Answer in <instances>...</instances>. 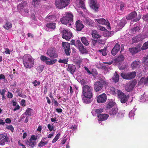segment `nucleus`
Masks as SVG:
<instances>
[{
	"instance_id": "2f4dec72",
	"label": "nucleus",
	"mask_w": 148,
	"mask_h": 148,
	"mask_svg": "<svg viewBox=\"0 0 148 148\" xmlns=\"http://www.w3.org/2000/svg\"><path fill=\"white\" fill-rule=\"evenodd\" d=\"M56 24L55 23H48L46 25V27L51 29H54L56 28Z\"/></svg>"
},
{
	"instance_id": "f8f14e48",
	"label": "nucleus",
	"mask_w": 148,
	"mask_h": 148,
	"mask_svg": "<svg viewBox=\"0 0 148 148\" xmlns=\"http://www.w3.org/2000/svg\"><path fill=\"white\" fill-rule=\"evenodd\" d=\"M118 94L119 99L121 103H125L128 100L129 96H126L123 92L119 91L118 92Z\"/></svg>"
},
{
	"instance_id": "603ef678",
	"label": "nucleus",
	"mask_w": 148,
	"mask_h": 148,
	"mask_svg": "<svg viewBox=\"0 0 148 148\" xmlns=\"http://www.w3.org/2000/svg\"><path fill=\"white\" fill-rule=\"evenodd\" d=\"M127 67L126 65L122 64L121 65H120L119 66V69L120 70L125 69V68Z\"/></svg>"
},
{
	"instance_id": "7c9ffc66",
	"label": "nucleus",
	"mask_w": 148,
	"mask_h": 148,
	"mask_svg": "<svg viewBox=\"0 0 148 148\" xmlns=\"http://www.w3.org/2000/svg\"><path fill=\"white\" fill-rule=\"evenodd\" d=\"M81 40L82 43L86 46H88L89 45V41L87 40V38L85 37H82L81 38Z\"/></svg>"
},
{
	"instance_id": "20e7f679",
	"label": "nucleus",
	"mask_w": 148,
	"mask_h": 148,
	"mask_svg": "<svg viewBox=\"0 0 148 148\" xmlns=\"http://www.w3.org/2000/svg\"><path fill=\"white\" fill-rule=\"evenodd\" d=\"M70 0H56V5L59 9H62L67 6L70 3Z\"/></svg>"
},
{
	"instance_id": "13d9d810",
	"label": "nucleus",
	"mask_w": 148,
	"mask_h": 148,
	"mask_svg": "<svg viewBox=\"0 0 148 148\" xmlns=\"http://www.w3.org/2000/svg\"><path fill=\"white\" fill-rule=\"evenodd\" d=\"M25 103V100L24 99H22L21 101V104L23 106H26Z\"/></svg>"
},
{
	"instance_id": "49530a36",
	"label": "nucleus",
	"mask_w": 148,
	"mask_h": 148,
	"mask_svg": "<svg viewBox=\"0 0 148 148\" xmlns=\"http://www.w3.org/2000/svg\"><path fill=\"white\" fill-rule=\"evenodd\" d=\"M32 83L35 87H36L40 85V81H37L36 80H34Z\"/></svg>"
},
{
	"instance_id": "9b49d317",
	"label": "nucleus",
	"mask_w": 148,
	"mask_h": 148,
	"mask_svg": "<svg viewBox=\"0 0 148 148\" xmlns=\"http://www.w3.org/2000/svg\"><path fill=\"white\" fill-rule=\"evenodd\" d=\"M62 45L66 55L67 56H70L71 53L70 43L67 42H62Z\"/></svg>"
},
{
	"instance_id": "2eb2a0df",
	"label": "nucleus",
	"mask_w": 148,
	"mask_h": 148,
	"mask_svg": "<svg viewBox=\"0 0 148 148\" xmlns=\"http://www.w3.org/2000/svg\"><path fill=\"white\" fill-rule=\"evenodd\" d=\"M141 47L140 45H138L135 47L130 48L129 51L132 55H134L141 50Z\"/></svg>"
},
{
	"instance_id": "c756f323",
	"label": "nucleus",
	"mask_w": 148,
	"mask_h": 148,
	"mask_svg": "<svg viewBox=\"0 0 148 148\" xmlns=\"http://www.w3.org/2000/svg\"><path fill=\"white\" fill-rule=\"evenodd\" d=\"M119 75L117 73V72L116 71L114 74V77L112 78L113 81L115 83L118 82L119 80Z\"/></svg>"
},
{
	"instance_id": "f3484780",
	"label": "nucleus",
	"mask_w": 148,
	"mask_h": 148,
	"mask_svg": "<svg viewBox=\"0 0 148 148\" xmlns=\"http://www.w3.org/2000/svg\"><path fill=\"white\" fill-rule=\"evenodd\" d=\"M90 6L91 8L96 11H98L99 5L95 2V0H90Z\"/></svg>"
},
{
	"instance_id": "aec40b11",
	"label": "nucleus",
	"mask_w": 148,
	"mask_h": 148,
	"mask_svg": "<svg viewBox=\"0 0 148 148\" xmlns=\"http://www.w3.org/2000/svg\"><path fill=\"white\" fill-rule=\"evenodd\" d=\"M76 30L78 31H80L84 28V26L82 23V21L80 20L77 21L76 23Z\"/></svg>"
},
{
	"instance_id": "864d4df0",
	"label": "nucleus",
	"mask_w": 148,
	"mask_h": 148,
	"mask_svg": "<svg viewBox=\"0 0 148 148\" xmlns=\"http://www.w3.org/2000/svg\"><path fill=\"white\" fill-rule=\"evenodd\" d=\"M48 128L49 130V131H51L52 130H53L54 128V126H51L50 124H49L47 125Z\"/></svg>"
},
{
	"instance_id": "5fc2aeb1",
	"label": "nucleus",
	"mask_w": 148,
	"mask_h": 148,
	"mask_svg": "<svg viewBox=\"0 0 148 148\" xmlns=\"http://www.w3.org/2000/svg\"><path fill=\"white\" fill-rule=\"evenodd\" d=\"M98 29L99 30L102 31H105L107 30V29L104 27L101 26H98Z\"/></svg>"
},
{
	"instance_id": "de8ad7c7",
	"label": "nucleus",
	"mask_w": 148,
	"mask_h": 148,
	"mask_svg": "<svg viewBox=\"0 0 148 148\" xmlns=\"http://www.w3.org/2000/svg\"><path fill=\"white\" fill-rule=\"evenodd\" d=\"M58 62L60 63H63L67 64L68 62L67 59H63V60L60 59L59 60Z\"/></svg>"
},
{
	"instance_id": "3c124183",
	"label": "nucleus",
	"mask_w": 148,
	"mask_h": 148,
	"mask_svg": "<svg viewBox=\"0 0 148 148\" xmlns=\"http://www.w3.org/2000/svg\"><path fill=\"white\" fill-rule=\"evenodd\" d=\"M44 67V66L42 65H40L38 67V72L39 73L41 72L43 70Z\"/></svg>"
},
{
	"instance_id": "c9c22d12",
	"label": "nucleus",
	"mask_w": 148,
	"mask_h": 148,
	"mask_svg": "<svg viewBox=\"0 0 148 148\" xmlns=\"http://www.w3.org/2000/svg\"><path fill=\"white\" fill-rule=\"evenodd\" d=\"M95 21H96L99 24L103 25L105 24L106 20L104 18H101L99 19H95Z\"/></svg>"
},
{
	"instance_id": "72a5a7b5",
	"label": "nucleus",
	"mask_w": 148,
	"mask_h": 148,
	"mask_svg": "<svg viewBox=\"0 0 148 148\" xmlns=\"http://www.w3.org/2000/svg\"><path fill=\"white\" fill-rule=\"evenodd\" d=\"M12 27V24L9 22H7L3 27L6 29H9Z\"/></svg>"
},
{
	"instance_id": "4d7b16f0",
	"label": "nucleus",
	"mask_w": 148,
	"mask_h": 148,
	"mask_svg": "<svg viewBox=\"0 0 148 148\" xmlns=\"http://www.w3.org/2000/svg\"><path fill=\"white\" fill-rule=\"evenodd\" d=\"M143 18L144 21H148V14L144 15Z\"/></svg>"
},
{
	"instance_id": "f257e3e1",
	"label": "nucleus",
	"mask_w": 148,
	"mask_h": 148,
	"mask_svg": "<svg viewBox=\"0 0 148 148\" xmlns=\"http://www.w3.org/2000/svg\"><path fill=\"white\" fill-rule=\"evenodd\" d=\"M23 63L25 68H30L34 64V60L31 55L26 54L23 57Z\"/></svg>"
},
{
	"instance_id": "79ce46f5",
	"label": "nucleus",
	"mask_w": 148,
	"mask_h": 148,
	"mask_svg": "<svg viewBox=\"0 0 148 148\" xmlns=\"http://www.w3.org/2000/svg\"><path fill=\"white\" fill-rule=\"evenodd\" d=\"M99 51L101 53L103 56H105L107 54L106 48H104L103 49L100 50Z\"/></svg>"
},
{
	"instance_id": "b1692460",
	"label": "nucleus",
	"mask_w": 148,
	"mask_h": 148,
	"mask_svg": "<svg viewBox=\"0 0 148 148\" xmlns=\"http://www.w3.org/2000/svg\"><path fill=\"white\" fill-rule=\"evenodd\" d=\"M26 144L28 146L34 147L36 145V143L35 141H32L30 140L25 141Z\"/></svg>"
},
{
	"instance_id": "6e6d98bb",
	"label": "nucleus",
	"mask_w": 148,
	"mask_h": 148,
	"mask_svg": "<svg viewBox=\"0 0 148 148\" xmlns=\"http://www.w3.org/2000/svg\"><path fill=\"white\" fill-rule=\"evenodd\" d=\"M37 139V136L35 135L32 136L29 140L32 141V140H36Z\"/></svg>"
},
{
	"instance_id": "ddd939ff",
	"label": "nucleus",
	"mask_w": 148,
	"mask_h": 148,
	"mask_svg": "<svg viewBox=\"0 0 148 148\" xmlns=\"http://www.w3.org/2000/svg\"><path fill=\"white\" fill-rule=\"evenodd\" d=\"M107 97L105 93H103L98 95L97 97V101L99 103H103L106 102L107 100Z\"/></svg>"
},
{
	"instance_id": "4c0bfd02",
	"label": "nucleus",
	"mask_w": 148,
	"mask_h": 148,
	"mask_svg": "<svg viewBox=\"0 0 148 148\" xmlns=\"http://www.w3.org/2000/svg\"><path fill=\"white\" fill-rule=\"evenodd\" d=\"M50 60V61H46V64L48 65H51L55 63L57 61L56 59H54L53 60Z\"/></svg>"
},
{
	"instance_id": "6e6552de",
	"label": "nucleus",
	"mask_w": 148,
	"mask_h": 148,
	"mask_svg": "<svg viewBox=\"0 0 148 148\" xmlns=\"http://www.w3.org/2000/svg\"><path fill=\"white\" fill-rule=\"evenodd\" d=\"M136 72L135 71L128 72L127 73H122L121 76L124 79H131L134 78L136 75Z\"/></svg>"
},
{
	"instance_id": "ea45409f",
	"label": "nucleus",
	"mask_w": 148,
	"mask_h": 148,
	"mask_svg": "<svg viewBox=\"0 0 148 148\" xmlns=\"http://www.w3.org/2000/svg\"><path fill=\"white\" fill-rule=\"evenodd\" d=\"M40 60L43 62H45L47 61V60L49 59V58L46 57L45 56L42 55L40 57Z\"/></svg>"
},
{
	"instance_id": "f704fd0d",
	"label": "nucleus",
	"mask_w": 148,
	"mask_h": 148,
	"mask_svg": "<svg viewBox=\"0 0 148 148\" xmlns=\"http://www.w3.org/2000/svg\"><path fill=\"white\" fill-rule=\"evenodd\" d=\"M140 81L144 83L145 85H148V77L146 78L142 77L140 79Z\"/></svg>"
},
{
	"instance_id": "09e8293b",
	"label": "nucleus",
	"mask_w": 148,
	"mask_h": 148,
	"mask_svg": "<svg viewBox=\"0 0 148 148\" xmlns=\"http://www.w3.org/2000/svg\"><path fill=\"white\" fill-rule=\"evenodd\" d=\"M47 18L50 20H54L55 19L56 17L54 15H50L47 17Z\"/></svg>"
},
{
	"instance_id": "412c9836",
	"label": "nucleus",
	"mask_w": 148,
	"mask_h": 148,
	"mask_svg": "<svg viewBox=\"0 0 148 148\" xmlns=\"http://www.w3.org/2000/svg\"><path fill=\"white\" fill-rule=\"evenodd\" d=\"M75 69L76 67L75 65L71 64H68L67 68V71L70 72L71 74H73Z\"/></svg>"
},
{
	"instance_id": "a19ab883",
	"label": "nucleus",
	"mask_w": 148,
	"mask_h": 148,
	"mask_svg": "<svg viewBox=\"0 0 148 148\" xmlns=\"http://www.w3.org/2000/svg\"><path fill=\"white\" fill-rule=\"evenodd\" d=\"M48 143L47 141H45L44 142L42 141H41L38 144V146L40 147H42L43 146H45L47 145Z\"/></svg>"
},
{
	"instance_id": "37998d69",
	"label": "nucleus",
	"mask_w": 148,
	"mask_h": 148,
	"mask_svg": "<svg viewBox=\"0 0 148 148\" xmlns=\"http://www.w3.org/2000/svg\"><path fill=\"white\" fill-rule=\"evenodd\" d=\"M60 135V133L57 134L54 138L53 139L52 141V143H55L59 139Z\"/></svg>"
},
{
	"instance_id": "bb28decb",
	"label": "nucleus",
	"mask_w": 148,
	"mask_h": 148,
	"mask_svg": "<svg viewBox=\"0 0 148 148\" xmlns=\"http://www.w3.org/2000/svg\"><path fill=\"white\" fill-rule=\"evenodd\" d=\"M140 28L139 27H134L130 31V33L132 34H134L136 33H138L140 32Z\"/></svg>"
},
{
	"instance_id": "58836bf2",
	"label": "nucleus",
	"mask_w": 148,
	"mask_h": 148,
	"mask_svg": "<svg viewBox=\"0 0 148 148\" xmlns=\"http://www.w3.org/2000/svg\"><path fill=\"white\" fill-rule=\"evenodd\" d=\"M141 49L144 50L148 49V41L145 42L143 45L142 47H140Z\"/></svg>"
},
{
	"instance_id": "4be33fe9",
	"label": "nucleus",
	"mask_w": 148,
	"mask_h": 148,
	"mask_svg": "<svg viewBox=\"0 0 148 148\" xmlns=\"http://www.w3.org/2000/svg\"><path fill=\"white\" fill-rule=\"evenodd\" d=\"M5 137L2 140H0V145H4L5 144V143H7L10 142L9 137L7 136L6 134H5Z\"/></svg>"
},
{
	"instance_id": "a18cd8bd",
	"label": "nucleus",
	"mask_w": 148,
	"mask_h": 148,
	"mask_svg": "<svg viewBox=\"0 0 148 148\" xmlns=\"http://www.w3.org/2000/svg\"><path fill=\"white\" fill-rule=\"evenodd\" d=\"M103 108H99L95 110V112L97 114H101V113L103 112Z\"/></svg>"
},
{
	"instance_id": "c85d7f7f",
	"label": "nucleus",
	"mask_w": 148,
	"mask_h": 148,
	"mask_svg": "<svg viewBox=\"0 0 148 148\" xmlns=\"http://www.w3.org/2000/svg\"><path fill=\"white\" fill-rule=\"evenodd\" d=\"M92 35L93 38L98 39L101 36L100 35L96 30H93L92 32Z\"/></svg>"
},
{
	"instance_id": "a211bd4d",
	"label": "nucleus",
	"mask_w": 148,
	"mask_h": 148,
	"mask_svg": "<svg viewBox=\"0 0 148 148\" xmlns=\"http://www.w3.org/2000/svg\"><path fill=\"white\" fill-rule=\"evenodd\" d=\"M121 47L120 44L116 43L111 50V53L113 56H115L120 51Z\"/></svg>"
},
{
	"instance_id": "39448f33",
	"label": "nucleus",
	"mask_w": 148,
	"mask_h": 148,
	"mask_svg": "<svg viewBox=\"0 0 148 148\" xmlns=\"http://www.w3.org/2000/svg\"><path fill=\"white\" fill-rule=\"evenodd\" d=\"M60 30L62 34V38L67 40H69L73 36L72 33L69 32L67 29H65L63 28L60 27Z\"/></svg>"
},
{
	"instance_id": "423d86ee",
	"label": "nucleus",
	"mask_w": 148,
	"mask_h": 148,
	"mask_svg": "<svg viewBox=\"0 0 148 148\" xmlns=\"http://www.w3.org/2000/svg\"><path fill=\"white\" fill-rule=\"evenodd\" d=\"M82 94L84 96L86 97H92L93 96L91 89L90 87L87 85L83 86Z\"/></svg>"
},
{
	"instance_id": "6ab92c4d",
	"label": "nucleus",
	"mask_w": 148,
	"mask_h": 148,
	"mask_svg": "<svg viewBox=\"0 0 148 148\" xmlns=\"http://www.w3.org/2000/svg\"><path fill=\"white\" fill-rule=\"evenodd\" d=\"M97 117L99 121H102L106 120L109 117V115L106 114H101L98 115Z\"/></svg>"
},
{
	"instance_id": "0e129e2a",
	"label": "nucleus",
	"mask_w": 148,
	"mask_h": 148,
	"mask_svg": "<svg viewBox=\"0 0 148 148\" xmlns=\"http://www.w3.org/2000/svg\"><path fill=\"white\" fill-rule=\"evenodd\" d=\"M5 52L6 54H10V51L9 50L8 48H6Z\"/></svg>"
},
{
	"instance_id": "dca6fc26",
	"label": "nucleus",
	"mask_w": 148,
	"mask_h": 148,
	"mask_svg": "<svg viewBox=\"0 0 148 148\" xmlns=\"http://www.w3.org/2000/svg\"><path fill=\"white\" fill-rule=\"evenodd\" d=\"M141 62L138 59L133 61L131 64L132 68L133 70L138 69L141 66Z\"/></svg>"
},
{
	"instance_id": "052dcab7",
	"label": "nucleus",
	"mask_w": 148,
	"mask_h": 148,
	"mask_svg": "<svg viewBox=\"0 0 148 148\" xmlns=\"http://www.w3.org/2000/svg\"><path fill=\"white\" fill-rule=\"evenodd\" d=\"M84 68L85 69V70L87 71V72L88 74H92V73L91 72V71L89 70V69L87 67L85 66L84 67Z\"/></svg>"
},
{
	"instance_id": "0eeeda50",
	"label": "nucleus",
	"mask_w": 148,
	"mask_h": 148,
	"mask_svg": "<svg viewBox=\"0 0 148 148\" xmlns=\"http://www.w3.org/2000/svg\"><path fill=\"white\" fill-rule=\"evenodd\" d=\"M140 18V16H137V14L135 11L132 12L126 17V18L127 20L132 19L133 21H137Z\"/></svg>"
},
{
	"instance_id": "1a4fd4ad",
	"label": "nucleus",
	"mask_w": 148,
	"mask_h": 148,
	"mask_svg": "<svg viewBox=\"0 0 148 148\" xmlns=\"http://www.w3.org/2000/svg\"><path fill=\"white\" fill-rule=\"evenodd\" d=\"M75 46L77 47L80 52L82 54L87 53V51L86 48H85L81 43L80 40H77Z\"/></svg>"
},
{
	"instance_id": "7ed1b4c3",
	"label": "nucleus",
	"mask_w": 148,
	"mask_h": 148,
	"mask_svg": "<svg viewBox=\"0 0 148 148\" xmlns=\"http://www.w3.org/2000/svg\"><path fill=\"white\" fill-rule=\"evenodd\" d=\"M106 84V82L103 79H99L97 81L94 85V88L96 92L100 91L103 88L104 85Z\"/></svg>"
},
{
	"instance_id": "e2e57ef3",
	"label": "nucleus",
	"mask_w": 148,
	"mask_h": 148,
	"mask_svg": "<svg viewBox=\"0 0 148 148\" xmlns=\"http://www.w3.org/2000/svg\"><path fill=\"white\" fill-rule=\"evenodd\" d=\"M102 68L106 71H108V68L105 65H101Z\"/></svg>"
},
{
	"instance_id": "f03ea898",
	"label": "nucleus",
	"mask_w": 148,
	"mask_h": 148,
	"mask_svg": "<svg viewBox=\"0 0 148 148\" xmlns=\"http://www.w3.org/2000/svg\"><path fill=\"white\" fill-rule=\"evenodd\" d=\"M73 19V15L71 12H68L65 16H63L60 20V21L63 24L71 25L69 23L72 21Z\"/></svg>"
},
{
	"instance_id": "e433bc0d",
	"label": "nucleus",
	"mask_w": 148,
	"mask_h": 148,
	"mask_svg": "<svg viewBox=\"0 0 148 148\" xmlns=\"http://www.w3.org/2000/svg\"><path fill=\"white\" fill-rule=\"evenodd\" d=\"M33 113V110L30 108H28L26 110L25 114L26 115H31Z\"/></svg>"
},
{
	"instance_id": "473e14b6",
	"label": "nucleus",
	"mask_w": 148,
	"mask_h": 148,
	"mask_svg": "<svg viewBox=\"0 0 148 148\" xmlns=\"http://www.w3.org/2000/svg\"><path fill=\"white\" fill-rule=\"evenodd\" d=\"M118 112V110L116 108H113L110 110L109 112V114L110 115H114Z\"/></svg>"
},
{
	"instance_id": "a878e982",
	"label": "nucleus",
	"mask_w": 148,
	"mask_h": 148,
	"mask_svg": "<svg viewBox=\"0 0 148 148\" xmlns=\"http://www.w3.org/2000/svg\"><path fill=\"white\" fill-rule=\"evenodd\" d=\"M124 59L125 58L124 56L122 55H121L115 59V61L116 62L121 63L124 60Z\"/></svg>"
},
{
	"instance_id": "5701e85b",
	"label": "nucleus",
	"mask_w": 148,
	"mask_h": 148,
	"mask_svg": "<svg viewBox=\"0 0 148 148\" xmlns=\"http://www.w3.org/2000/svg\"><path fill=\"white\" fill-rule=\"evenodd\" d=\"M115 103L112 100H110L107 102L106 108V110H108L112 108L114 105Z\"/></svg>"
},
{
	"instance_id": "4468645a",
	"label": "nucleus",
	"mask_w": 148,
	"mask_h": 148,
	"mask_svg": "<svg viewBox=\"0 0 148 148\" xmlns=\"http://www.w3.org/2000/svg\"><path fill=\"white\" fill-rule=\"evenodd\" d=\"M136 83L134 81L131 82L127 84L125 86V89L126 91L130 92L132 90Z\"/></svg>"
},
{
	"instance_id": "9d476101",
	"label": "nucleus",
	"mask_w": 148,
	"mask_h": 148,
	"mask_svg": "<svg viewBox=\"0 0 148 148\" xmlns=\"http://www.w3.org/2000/svg\"><path fill=\"white\" fill-rule=\"evenodd\" d=\"M47 54L51 58H56L58 57L56 49L54 47H51L48 50Z\"/></svg>"
},
{
	"instance_id": "680f3d73",
	"label": "nucleus",
	"mask_w": 148,
	"mask_h": 148,
	"mask_svg": "<svg viewBox=\"0 0 148 148\" xmlns=\"http://www.w3.org/2000/svg\"><path fill=\"white\" fill-rule=\"evenodd\" d=\"M7 97L8 98H11L13 97L12 94L11 93L8 92Z\"/></svg>"
},
{
	"instance_id": "393cba45",
	"label": "nucleus",
	"mask_w": 148,
	"mask_h": 148,
	"mask_svg": "<svg viewBox=\"0 0 148 148\" xmlns=\"http://www.w3.org/2000/svg\"><path fill=\"white\" fill-rule=\"evenodd\" d=\"M142 40V38L140 36H137L134 37L132 39V41L133 43L138 42Z\"/></svg>"
},
{
	"instance_id": "774afa93",
	"label": "nucleus",
	"mask_w": 148,
	"mask_h": 148,
	"mask_svg": "<svg viewBox=\"0 0 148 148\" xmlns=\"http://www.w3.org/2000/svg\"><path fill=\"white\" fill-rule=\"evenodd\" d=\"M13 109L14 111H16L17 110H19L20 108V106L18 105L16 106Z\"/></svg>"
},
{
	"instance_id": "bf43d9fd",
	"label": "nucleus",
	"mask_w": 148,
	"mask_h": 148,
	"mask_svg": "<svg viewBox=\"0 0 148 148\" xmlns=\"http://www.w3.org/2000/svg\"><path fill=\"white\" fill-rule=\"evenodd\" d=\"M23 8V6L22 4H19L18 5L17 8L18 10H20Z\"/></svg>"
},
{
	"instance_id": "338daca9",
	"label": "nucleus",
	"mask_w": 148,
	"mask_h": 148,
	"mask_svg": "<svg viewBox=\"0 0 148 148\" xmlns=\"http://www.w3.org/2000/svg\"><path fill=\"white\" fill-rule=\"evenodd\" d=\"M97 42V40H95L92 39V44L93 45H95V44Z\"/></svg>"
},
{
	"instance_id": "c03bdc74",
	"label": "nucleus",
	"mask_w": 148,
	"mask_h": 148,
	"mask_svg": "<svg viewBox=\"0 0 148 148\" xmlns=\"http://www.w3.org/2000/svg\"><path fill=\"white\" fill-rule=\"evenodd\" d=\"M33 2L32 4L35 6H37L39 4L40 1L41 0H32Z\"/></svg>"
},
{
	"instance_id": "69168bd1",
	"label": "nucleus",
	"mask_w": 148,
	"mask_h": 148,
	"mask_svg": "<svg viewBox=\"0 0 148 148\" xmlns=\"http://www.w3.org/2000/svg\"><path fill=\"white\" fill-rule=\"evenodd\" d=\"M11 121L10 119L9 118H7L5 120V123H11Z\"/></svg>"
},
{
	"instance_id": "cd10ccee",
	"label": "nucleus",
	"mask_w": 148,
	"mask_h": 148,
	"mask_svg": "<svg viewBox=\"0 0 148 148\" xmlns=\"http://www.w3.org/2000/svg\"><path fill=\"white\" fill-rule=\"evenodd\" d=\"M92 97H84L82 98V100L83 102L86 103L88 104L91 102L92 101L91 98Z\"/></svg>"
},
{
	"instance_id": "8fccbe9b",
	"label": "nucleus",
	"mask_w": 148,
	"mask_h": 148,
	"mask_svg": "<svg viewBox=\"0 0 148 148\" xmlns=\"http://www.w3.org/2000/svg\"><path fill=\"white\" fill-rule=\"evenodd\" d=\"M6 128L10 130L11 131L13 132L14 131V128L12 125H8L6 127Z\"/></svg>"
}]
</instances>
